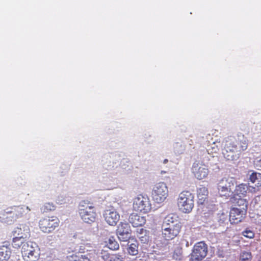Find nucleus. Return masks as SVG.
<instances>
[{"mask_svg":"<svg viewBox=\"0 0 261 261\" xmlns=\"http://www.w3.org/2000/svg\"><path fill=\"white\" fill-rule=\"evenodd\" d=\"M85 201L80 203L79 209V215L83 221L87 223H92L96 219V214L92 206H88L85 207Z\"/></svg>","mask_w":261,"mask_h":261,"instance_id":"8","label":"nucleus"},{"mask_svg":"<svg viewBox=\"0 0 261 261\" xmlns=\"http://www.w3.org/2000/svg\"><path fill=\"white\" fill-rule=\"evenodd\" d=\"M90 247L88 244L82 245L80 246L79 251L81 253H85L89 251L88 248Z\"/></svg>","mask_w":261,"mask_h":261,"instance_id":"33","label":"nucleus"},{"mask_svg":"<svg viewBox=\"0 0 261 261\" xmlns=\"http://www.w3.org/2000/svg\"><path fill=\"white\" fill-rule=\"evenodd\" d=\"M107 245L109 249L113 250H117L119 247L118 243L113 237H111L109 239Z\"/></svg>","mask_w":261,"mask_h":261,"instance_id":"25","label":"nucleus"},{"mask_svg":"<svg viewBox=\"0 0 261 261\" xmlns=\"http://www.w3.org/2000/svg\"><path fill=\"white\" fill-rule=\"evenodd\" d=\"M259 187L260 186H258V185H257L256 187H253V186H248L247 191H248L249 192H251L252 193H255L259 191Z\"/></svg>","mask_w":261,"mask_h":261,"instance_id":"34","label":"nucleus"},{"mask_svg":"<svg viewBox=\"0 0 261 261\" xmlns=\"http://www.w3.org/2000/svg\"><path fill=\"white\" fill-rule=\"evenodd\" d=\"M68 259L69 261H81V259H86L88 261H89V259L87 258V257H86L85 256L81 255L80 256L77 255L75 254H73L71 255H69L68 257Z\"/></svg>","mask_w":261,"mask_h":261,"instance_id":"28","label":"nucleus"},{"mask_svg":"<svg viewBox=\"0 0 261 261\" xmlns=\"http://www.w3.org/2000/svg\"><path fill=\"white\" fill-rule=\"evenodd\" d=\"M250 180L253 183H256L258 186H261V174L254 172L250 176Z\"/></svg>","mask_w":261,"mask_h":261,"instance_id":"26","label":"nucleus"},{"mask_svg":"<svg viewBox=\"0 0 261 261\" xmlns=\"http://www.w3.org/2000/svg\"><path fill=\"white\" fill-rule=\"evenodd\" d=\"M101 257L105 260L107 261L108 260L111 256V255H110L107 251L102 250L101 251Z\"/></svg>","mask_w":261,"mask_h":261,"instance_id":"35","label":"nucleus"},{"mask_svg":"<svg viewBox=\"0 0 261 261\" xmlns=\"http://www.w3.org/2000/svg\"><path fill=\"white\" fill-rule=\"evenodd\" d=\"M31 210L28 206H18L15 208V211L16 215L19 217L23 216L24 214L29 212Z\"/></svg>","mask_w":261,"mask_h":261,"instance_id":"24","label":"nucleus"},{"mask_svg":"<svg viewBox=\"0 0 261 261\" xmlns=\"http://www.w3.org/2000/svg\"><path fill=\"white\" fill-rule=\"evenodd\" d=\"M223 145L222 154L226 160L236 161L240 158V153L237 150V145L231 137L225 139Z\"/></svg>","mask_w":261,"mask_h":261,"instance_id":"3","label":"nucleus"},{"mask_svg":"<svg viewBox=\"0 0 261 261\" xmlns=\"http://www.w3.org/2000/svg\"><path fill=\"white\" fill-rule=\"evenodd\" d=\"M254 164L257 169H261V159L259 158H256L254 161Z\"/></svg>","mask_w":261,"mask_h":261,"instance_id":"36","label":"nucleus"},{"mask_svg":"<svg viewBox=\"0 0 261 261\" xmlns=\"http://www.w3.org/2000/svg\"><path fill=\"white\" fill-rule=\"evenodd\" d=\"M251 258V254L250 252L245 251L242 252L240 255L241 261H248Z\"/></svg>","mask_w":261,"mask_h":261,"instance_id":"29","label":"nucleus"},{"mask_svg":"<svg viewBox=\"0 0 261 261\" xmlns=\"http://www.w3.org/2000/svg\"><path fill=\"white\" fill-rule=\"evenodd\" d=\"M43 207L44 212L50 211L55 210V206L53 204L50 203H45Z\"/></svg>","mask_w":261,"mask_h":261,"instance_id":"32","label":"nucleus"},{"mask_svg":"<svg viewBox=\"0 0 261 261\" xmlns=\"http://www.w3.org/2000/svg\"><path fill=\"white\" fill-rule=\"evenodd\" d=\"M138 243L135 240L129 241L127 251L129 254L131 255H136L138 253Z\"/></svg>","mask_w":261,"mask_h":261,"instance_id":"21","label":"nucleus"},{"mask_svg":"<svg viewBox=\"0 0 261 261\" xmlns=\"http://www.w3.org/2000/svg\"><path fill=\"white\" fill-rule=\"evenodd\" d=\"M208 190L206 187H202L197 190V198L199 203L202 204L207 198Z\"/></svg>","mask_w":261,"mask_h":261,"instance_id":"19","label":"nucleus"},{"mask_svg":"<svg viewBox=\"0 0 261 261\" xmlns=\"http://www.w3.org/2000/svg\"><path fill=\"white\" fill-rule=\"evenodd\" d=\"M25 238H21L19 237H15L13 239V246L14 247L18 248L20 247V246H22L23 244L24 243H25L26 242H24V239Z\"/></svg>","mask_w":261,"mask_h":261,"instance_id":"27","label":"nucleus"},{"mask_svg":"<svg viewBox=\"0 0 261 261\" xmlns=\"http://www.w3.org/2000/svg\"><path fill=\"white\" fill-rule=\"evenodd\" d=\"M12 254L10 247L3 245L0 247V261H8Z\"/></svg>","mask_w":261,"mask_h":261,"instance_id":"18","label":"nucleus"},{"mask_svg":"<svg viewBox=\"0 0 261 261\" xmlns=\"http://www.w3.org/2000/svg\"><path fill=\"white\" fill-rule=\"evenodd\" d=\"M255 202L261 205V196L256 197L255 198Z\"/></svg>","mask_w":261,"mask_h":261,"instance_id":"37","label":"nucleus"},{"mask_svg":"<svg viewBox=\"0 0 261 261\" xmlns=\"http://www.w3.org/2000/svg\"><path fill=\"white\" fill-rule=\"evenodd\" d=\"M116 233L119 240L127 241L130 238L131 229L128 223L121 222L116 230Z\"/></svg>","mask_w":261,"mask_h":261,"instance_id":"13","label":"nucleus"},{"mask_svg":"<svg viewBox=\"0 0 261 261\" xmlns=\"http://www.w3.org/2000/svg\"><path fill=\"white\" fill-rule=\"evenodd\" d=\"M168 188L164 182L155 184L152 188L151 196L152 200L157 203H163L168 196Z\"/></svg>","mask_w":261,"mask_h":261,"instance_id":"5","label":"nucleus"},{"mask_svg":"<svg viewBox=\"0 0 261 261\" xmlns=\"http://www.w3.org/2000/svg\"><path fill=\"white\" fill-rule=\"evenodd\" d=\"M246 206H242L241 208L233 207L231 209L229 214V221L231 224H237L240 222L245 215Z\"/></svg>","mask_w":261,"mask_h":261,"instance_id":"15","label":"nucleus"},{"mask_svg":"<svg viewBox=\"0 0 261 261\" xmlns=\"http://www.w3.org/2000/svg\"><path fill=\"white\" fill-rule=\"evenodd\" d=\"M207 247L203 242L195 244L190 254V261H201L206 256Z\"/></svg>","mask_w":261,"mask_h":261,"instance_id":"10","label":"nucleus"},{"mask_svg":"<svg viewBox=\"0 0 261 261\" xmlns=\"http://www.w3.org/2000/svg\"><path fill=\"white\" fill-rule=\"evenodd\" d=\"M29 233V228L27 226H21L17 227L14 231V235L21 238H27Z\"/></svg>","mask_w":261,"mask_h":261,"instance_id":"23","label":"nucleus"},{"mask_svg":"<svg viewBox=\"0 0 261 261\" xmlns=\"http://www.w3.org/2000/svg\"><path fill=\"white\" fill-rule=\"evenodd\" d=\"M21 252L24 261H37L40 257L39 248L33 242L24 243Z\"/></svg>","mask_w":261,"mask_h":261,"instance_id":"4","label":"nucleus"},{"mask_svg":"<svg viewBox=\"0 0 261 261\" xmlns=\"http://www.w3.org/2000/svg\"><path fill=\"white\" fill-rule=\"evenodd\" d=\"M177 205L180 211L189 213L194 207V195L189 191L180 192L177 199Z\"/></svg>","mask_w":261,"mask_h":261,"instance_id":"2","label":"nucleus"},{"mask_svg":"<svg viewBox=\"0 0 261 261\" xmlns=\"http://www.w3.org/2000/svg\"><path fill=\"white\" fill-rule=\"evenodd\" d=\"M129 222L134 226L138 227L144 225L146 222V218L136 213L132 214L129 217Z\"/></svg>","mask_w":261,"mask_h":261,"instance_id":"17","label":"nucleus"},{"mask_svg":"<svg viewBox=\"0 0 261 261\" xmlns=\"http://www.w3.org/2000/svg\"><path fill=\"white\" fill-rule=\"evenodd\" d=\"M232 140L235 142V144L237 145V150L241 152L247 149L248 147V140L243 135H238L237 138H231Z\"/></svg>","mask_w":261,"mask_h":261,"instance_id":"16","label":"nucleus"},{"mask_svg":"<svg viewBox=\"0 0 261 261\" xmlns=\"http://www.w3.org/2000/svg\"><path fill=\"white\" fill-rule=\"evenodd\" d=\"M107 261H123V258L119 254H112Z\"/></svg>","mask_w":261,"mask_h":261,"instance_id":"30","label":"nucleus"},{"mask_svg":"<svg viewBox=\"0 0 261 261\" xmlns=\"http://www.w3.org/2000/svg\"><path fill=\"white\" fill-rule=\"evenodd\" d=\"M138 237L140 241L143 243H147L149 241V231L143 228H140L137 230Z\"/></svg>","mask_w":261,"mask_h":261,"instance_id":"22","label":"nucleus"},{"mask_svg":"<svg viewBox=\"0 0 261 261\" xmlns=\"http://www.w3.org/2000/svg\"><path fill=\"white\" fill-rule=\"evenodd\" d=\"M103 216L105 222L110 226H115L120 219L119 213L114 209L105 211Z\"/></svg>","mask_w":261,"mask_h":261,"instance_id":"14","label":"nucleus"},{"mask_svg":"<svg viewBox=\"0 0 261 261\" xmlns=\"http://www.w3.org/2000/svg\"><path fill=\"white\" fill-rule=\"evenodd\" d=\"M192 170L195 177L198 180L206 178L210 172L207 166L201 162L194 163Z\"/></svg>","mask_w":261,"mask_h":261,"instance_id":"11","label":"nucleus"},{"mask_svg":"<svg viewBox=\"0 0 261 261\" xmlns=\"http://www.w3.org/2000/svg\"><path fill=\"white\" fill-rule=\"evenodd\" d=\"M220 144V142L218 140L210 143L207 148L208 153L212 155L213 156H215L217 154L219 150V146Z\"/></svg>","mask_w":261,"mask_h":261,"instance_id":"20","label":"nucleus"},{"mask_svg":"<svg viewBox=\"0 0 261 261\" xmlns=\"http://www.w3.org/2000/svg\"><path fill=\"white\" fill-rule=\"evenodd\" d=\"M59 223L60 221L57 217H46L40 220L39 227L42 232L49 233L58 227Z\"/></svg>","mask_w":261,"mask_h":261,"instance_id":"7","label":"nucleus"},{"mask_svg":"<svg viewBox=\"0 0 261 261\" xmlns=\"http://www.w3.org/2000/svg\"><path fill=\"white\" fill-rule=\"evenodd\" d=\"M234 184L232 179L224 178L218 184V192L220 196L229 197L231 194V188Z\"/></svg>","mask_w":261,"mask_h":261,"instance_id":"12","label":"nucleus"},{"mask_svg":"<svg viewBox=\"0 0 261 261\" xmlns=\"http://www.w3.org/2000/svg\"><path fill=\"white\" fill-rule=\"evenodd\" d=\"M248 186L246 184H241L236 186L231 201L239 206H247L246 201L243 198L247 193Z\"/></svg>","mask_w":261,"mask_h":261,"instance_id":"9","label":"nucleus"},{"mask_svg":"<svg viewBox=\"0 0 261 261\" xmlns=\"http://www.w3.org/2000/svg\"><path fill=\"white\" fill-rule=\"evenodd\" d=\"M168 162V160L167 159H165L163 161V163L164 164H166Z\"/></svg>","mask_w":261,"mask_h":261,"instance_id":"38","label":"nucleus"},{"mask_svg":"<svg viewBox=\"0 0 261 261\" xmlns=\"http://www.w3.org/2000/svg\"><path fill=\"white\" fill-rule=\"evenodd\" d=\"M180 226L176 217L168 216L163 226L162 234L167 240L174 238L179 232Z\"/></svg>","mask_w":261,"mask_h":261,"instance_id":"1","label":"nucleus"},{"mask_svg":"<svg viewBox=\"0 0 261 261\" xmlns=\"http://www.w3.org/2000/svg\"><path fill=\"white\" fill-rule=\"evenodd\" d=\"M133 208L136 212L146 214L150 212L152 207L148 196L140 194L134 198Z\"/></svg>","mask_w":261,"mask_h":261,"instance_id":"6","label":"nucleus"},{"mask_svg":"<svg viewBox=\"0 0 261 261\" xmlns=\"http://www.w3.org/2000/svg\"><path fill=\"white\" fill-rule=\"evenodd\" d=\"M243 236L247 238L252 239L254 236V232L249 229H246L245 231L243 232Z\"/></svg>","mask_w":261,"mask_h":261,"instance_id":"31","label":"nucleus"}]
</instances>
